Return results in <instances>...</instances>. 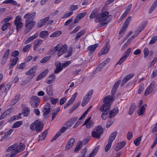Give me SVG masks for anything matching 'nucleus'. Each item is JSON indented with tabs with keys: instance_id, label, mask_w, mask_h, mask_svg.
Wrapping results in <instances>:
<instances>
[{
	"instance_id": "6e6552de",
	"label": "nucleus",
	"mask_w": 157,
	"mask_h": 157,
	"mask_svg": "<svg viewBox=\"0 0 157 157\" xmlns=\"http://www.w3.org/2000/svg\"><path fill=\"white\" fill-rule=\"evenodd\" d=\"M50 105L48 103L43 106L42 111L43 113V115L45 118H48L47 115L50 111Z\"/></svg>"
},
{
	"instance_id": "f3484780",
	"label": "nucleus",
	"mask_w": 157,
	"mask_h": 157,
	"mask_svg": "<svg viewBox=\"0 0 157 157\" xmlns=\"http://www.w3.org/2000/svg\"><path fill=\"white\" fill-rule=\"evenodd\" d=\"M49 17H46L40 20L38 23V26L40 28L43 26L44 24L49 20Z\"/></svg>"
},
{
	"instance_id": "dca6fc26",
	"label": "nucleus",
	"mask_w": 157,
	"mask_h": 157,
	"mask_svg": "<svg viewBox=\"0 0 157 157\" xmlns=\"http://www.w3.org/2000/svg\"><path fill=\"white\" fill-rule=\"evenodd\" d=\"M118 112V108H116L113 109V110L109 111V117L112 118L115 117L117 114Z\"/></svg>"
},
{
	"instance_id": "4c0bfd02",
	"label": "nucleus",
	"mask_w": 157,
	"mask_h": 157,
	"mask_svg": "<svg viewBox=\"0 0 157 157\" xmlns=\"http://www.w3.org/2000/svg\"><path fill=\"white\" fill-rule=\"evenodd\" d=\"M20 94H17L16 95L15 98L11 102L10 105H15L19 100L20 99Z\"/></svg>"
},
{
	"instance_id": "c756f323",
	"label": "nucleus",
	"mask_w": 157,
	"mask_h": 157,
	"mask_svg": "<svg viewBox=\"0 0 157 157\" xmlns=\"http://www.w3.org/2000/svg\"><path fill=\"white\" fill-rule=\"evenodd\" d=\"M16 147L17 148L16 150L18 152H20L25 149V145L24 144L20 143L19 145H17Z\"/></svg>"
},
{
	"instance_id": "603ef678",
	"label": "nucleus",
	"mask_w": 157,
	"mask_h": 157,
	"mask_svg": "<svg viewBox=\"0 0 157 157\" xmlns=\"http://www.w3.org/2000/svg\"><path fill=\"white\" fill-rule=\"evenodd\" d=\"M61 34V32L59 31H56L51 34L50 36V37H58Z\"/></svg>"
},
{
	"instance_id": "412c9836",
	"label": "nucleus",
	"mask_w": 157,
	"mask_h": 157,
	"mask_svg": "<svg viewBox=\"0 0 157 157\" xmlns=\"http://www.w3.org/2000/svg\"><path fill=\"white\" fill-rule=\"evenodd\" d=\"M13 107H11L9 108V109H7L2 114L1 116V119H2L4 118H5L6 116L9 114L13 110Z\"/></svg>"
},
{
	"instance_id": "69168bd1",
	"label": "nucleus",
	"mask_w": 157,
	"mask_h": 157,
	"mask_svg": "<svg viewBox=\"0 0 157 157\" xmlns=\"http://www.w3.org/2000/svg\"><path fill=\"white\" fill-rule=\"evenodd\" d=\"M31 101H37V103H40V99L36 96H33L31 98Z\"/></svg>"
},
{
	"instance_id": "473e14b6",
	"label": "nucleus",
	"mask_w": 157,
	"mask_h": 157,
	"mask_svg": "<svg viewBox=\"0 0 157 157\" xmlns=\"http://www.w3.org/2000/svg\"><path fill=\"white\" fill-rule=\"evenodd\" d=\"M48 33L47 31H41L39 35L42 38L46 39L48 36Z\"/></svg>"
},
{
	"instance_id": "1a4fd4ad",
	"label": "nucleus",
	"mask_w": 157,
	"mask_h": 157,
	"mask_svg": "<svg viewBox=\"0 0 157 157\" xmlns=\"http://www.w3.org/2000/svg\"><path fill=\"white\" fill-rule=\"evenodd\" d=\"M155 84V82L154 81H153L151 83L150 85L147 88L145 91L144 93L145 96L147 95L152 92Z\"/></svg>"
},
{
	"instance_id": "393cba45",
	"label": "nucleus",
	"mask_w": 157,
	"mask_h": 157,
	"mask_svg": "<svg viewBox=\"0 0 157 157\" xmlns=\"http://www.w3.org/2000/svg\"><path fill=\"white\" fill-rule=\"evenodd\" d=\"M48 72V69L44 70L38 76L36 79V81H38L44 78L47 75Z\"/></svg>"
},
{
	"instance_id": "c03bdc74",
	"label": "nucleus",
	"mask_w": 157,
	"mask_h": 157,
	"mask_svg": "<svg viewBox=\"0 0 157 157\" xmlns=\"http://www.w3.org/2000/svg\"><path fill=\"white\" fill-rule=\"evenodd\" d=\"M142 137V136H140L134 140V143L136 146H138L140 144Z\"/></svg>"
},
{
	"instance_id": "58836bf2",
	"label": "nucleus",
	"mask_w": 157,
	"mask_h": 157,
	"mask_svg": "<svg viewBox=\"0 0 157 157\" xmlns=\"http://www.w3.org/2000/svg\"><path fill=\"white\" fill-rule=\"evenodd\" d=\"M145 106H146L147 105L145 104L142 106L140 108L139 111L137 112V113L140 116L144 113V111L145 109Z\"/></svg>"
},
{
	"instance_id": "774afa93",
	"label": "nucleus",
	"mask_w": 157,
	"mask_h": 157,
	"mask_svg": "<svg viewBox=\"0 0 157 157\" xmlns=\"http://www.w3.org/2000/svg\"><path fill=\"white\" fill-rule=\"evenodd\" d=\"M157 40V36L153 37L150 41L149 42V44H154Z\"/></svg>"
},
{
	"instance_id": "cd10ccee",
	"label": "nucleus",
	"mask_w": 157,
	"mask_h": 157,
	"mask_svg": "<svg viewBox=\"0 0 157 157\" xmlns=\"http://www.w3.org/2000/svg\"><path fill=\"white\" fill-rule=\"evenodd\" d=\"M112 18V16L111 15H109L107 17L101 22L102 25H104L107 24L110 21Z\"/></svg>"
},
{
	"instance_id": "13d9d810",
	"label": "nucleus",
	"mask_w": 157,
	"mask_h": 157,
	"mask_svg": "<svg viewBox=\"0 0 157 157\" xmlns=\"http://www.w3.org/2000/svg\"><path fill=\"white\" fill-rule=\"evenodd\" d=\"M143 52L144 54V57L146 58L149 53V51L147 48H145Z\"/></svg>"
},
{
	"instance_id": "9b49d317",
	"label": "nucleus",
	"mask_w": 157,
	"mask_h": 157,
	"mask_svg": "<svg viewBox=\"0 0 157 157\" xmlns=\"http://www.w3.org/2000/svg\"><path fill=\"white\" fill-rule=\"evenodd\" d=\"M121 80H119L116 82L114 84V85L113 87L112 90H111V94L112 96H111L113 98V99L114 98L112 96L114 95L116 91L117 90V89L121 83Z\"/></svg>"
},
{
	"instance_id": "3c124183",
	"label": "nucleus",
	"mask_w": 157,
	"mask_h": 157,
	"mask_svg": "<svg viewBox=\"0 0 157 157\" xmlns=\"http://www.w3.org/2000/svg\"><path fill=\"white\" fill-rule=\"evenodd\" d=\"M131 17L130 16L129 17L126 19V20L125 21V22L124 23L123 26L126 28L128 26L129 24V23L131 21Z\"/></svg>"
},
{
	"instance_id": "37998d69",
	"label": "nucleus",
	"mask_w": 157,
	"mask_h": 157,
	"mask_svg": "<svg viewBox=\"0 0 157 157\" xmlns=\"http://www.w3.org/2000/svg\"><path fill=\"white\" fill-rule=\"evenodd\" d=\"M136 107L135 103L133 104L131 106L128 112V114L131 115L135 111Z\"/></svg>"
},
{
	"instance_id": "423d86ee",
	"label": "nucleus",
	"mask_w": 157,
	"mask_h": 157,
	"mask_svg": "<svg viewBox=\"0 0 157 157\" xmlns=\"http://www.w3.org/2000/svg\"><path fill=\"white\" fill-rule=\"evenodd\" d=\"M14 24L16 26V28L17 32L21 30L23 26V24L22 22L21 18L20 16L18 15L16 17Z\"/></svg>"
},
{
	"instance_id": "09e8293b",
	"label": "nucleus",
	"mask_w": 157,
	"mask_h": 157,
	"mask_svg": "<svg viewBox=\"0 0 157 157\" xmlns=\"http://www.w3.org/2000/svg\"><path fill=\"white\" fill-rule=\"evenodd\" d=\"M157 6V2L156 1H155L153 4V5L151 6L149 10V13H152V12L154 10V9L156 8V7Z\"/></svg>"
},
{
	"instance_id": "39448f33",
	"label": "nucleus",
	"mask_w": 157,
	"mask_h": 157,
	"mask_svg": "<svg viewBox=\"0 0 157 157\" xmlns=\"http://www.w3.org/2000/svg\"><path fill=\"white\" fill-rule=\"evenodd\" d=\"M100 13H99L98 10L97 9L93 10L91 12L90 16V19L95 18L94 21L96 23H98L100 22Z\"/></svg>"
},
{
	"instance_id": "6ab92c4d",
	"label": "nucleus",
	"mask_w": 157,
	"mask_h": 157,
	"mask_svg": "<svg viewBox=\"0 0 157 157\" xmlns=\"http://www.w3.org/2000/svg\"><path fill=\"white\" fill-rule=\"evenodd\" d=\"M91 119V117H89L86 120L85 122L83 124V125H86V127L87 128H89L90 127H92L93 123L92 121H90Z\"/></svg>"
},
{
	"instance_id": "5701e85b",
	"label": "nucleus",
	"mask_w": 157,
	"mask_h": 157,
	"mask_svg": "<svg viewBox=\"0 0 157 157\" xmlns=\"http://www.w3.org/2000/svg\"><path fill=\"white\" fill-rule=\"evenodd\" d=\"M78 118L76 117H74L70 119L66 123V125L68 127H70L77 120Z\"/></svg>"
},
{
	"instance_id": "79ce46f5",
	"label": "nucleus",
	"mask_w": 157,
	"mask_h": 157,
	"mask_svg": "<svg viewBox=\"0 0 157 157\" xmlns=\"http://www.w3.org/2000/svg\"><path fill=\"white\" fill-rule=\"evenodd\" d=\"M47 131H46L41 133V135H39V139H38L39 140L42 141L44 140L46 136V135L47 134Z\"/></svg>"
},
{
	"instance_id": "052dcab7",
	"label": "nucleus",
	"mask_w": 157,
	"mask_h": 157,
	"mask_svg": "<svg viewBox=\"0 0 157 157\" xmlns=\"http://www.w3.org/2000/svg\"><path fill=\"white\" fill-rule=\"evenodd\" d=\"M112 143L111 141H108V144L106 145L105 148V152L107 151L109 149L111 146Z\"/></svg>"
},
{
	"instance_id": "338daca9",
	"label": "nucleus",
	"mask_w": 157,
	"mask_h": 157,
	"mask_svg": "<svg viewBox=\"0 0 157 157\" xmlns=\"http://www.w3.org/2000/svg\"><path fill=\"white\" fill-rule=\"evenodd\" d=\"M13 18V17L11 16H9L8 17L5 18L2 21V22L3 23H8L10 20H11Z\"/></svg>"
},
{
	"instance_id": "f8f14e48",
	"label": "nucleus",
	"mask_w": 157,
	"mask_h": 157,
	"mask_svg": "<svg viewBox=\"0 0 157 157\" xmlns=\"http://www.w3.org/2000/svg\"><path fill=\"white\" fill-rule=\"evenodd\" d=\"M67 46L66 45H64L61 47H60L59 44L55 46L54 49L55 51H60L63 52V53H65L67 51Z\"/></svg>"
},
{
	"instance_id": "c85d7f7f",
	"label": "nucleus",
	"mask_w": 157,
	"mask_h": 157,
	"mask_svg": "<svg viewBox=\"0 0 157 157\" xmlns=\"http://www.w3.org/2000/svg\"><path fill=\"white\" fill-rule=\"evenodd\" d=\"M100 148V146H97L89 154L88 157H94L97 153Z\"/></svg>"
},
{
	"instance_id": "2f4dec72",
	"label": "nucleus",
	"mask_w": 157,
	"mask_h": 157,
	"mask_svg": "<svg viewBox=\"0 0 157 157\" xmlns=\"http://www.w3.org/2000/svg\"><path fill=\"white\" fill-rule=\"evenodd\" d=\"M56 78V76L54 74L51 75L46 80V82L48 84L51 83L52 81L55 80Z\"/></svg>"
},
{
	"instance_id": "a19ab883",
	"label": "nucleus",
	"mask_w": 157,
	"mask_h": 157,
	"mask_svg": "<svg viewBox=\"0 0 157 157\" xmlns=\"http://www.w3.org/2000/svg\"><path fill=\"white\" fill-rule=\"evenodd\" d=\"M3 3H10L14 6L17 5V2L13 0H6L4 1Z\"/></svg>"
},
{
	"instance_id": "72a5a7b5",
	"label": "nucleus",
	"mask_w": 157,
	"mask_h": 157,
	"mask_svg": "<svg viewBox=\"0 0 157 157\" xmlns=\"http://www.w3.org/2000/svg\"><path fill=\"white\" fill-rule=\"evenodd\" d=\"M85 32V30L83 29L79 32L78 33L76 34L75 36V40L76 41L77 40L83 35L84 34Z\"/></svg>"
},
{
	"instance_id": "20e7f679",
	"label": "nucleus",
	"mask_w": 157,
	"mask_h": 157,
	"mask_svg": "<svg viewBox=\"0 0 157 157\" xmlns=\"http://www.w3.org/2000/svg\"><path fill=\"white\" fill-rule=\"evenodd\" d=\"M43 128V124L38 120H36L30 126V128L33 131L36 129L37 132L41 131Z\"/></svg>"
},
{
	"instance_id": "4d7b16f0",
	"label": "nucleus",
	"mask_w": 157,
	"mask_h": 157,
	"mask_svg": "<svg viewBox=\"0 0 157 157\" xmlns=\"http://www.w3.org/2000/svg\"><path fill=\"white\" fill-rule=\"evenodd\" d=\"M82 141H79L75 149V151H78L81 149L82 146Z\"/></svg>"
},
{
	"instance_id": "2eb2a0df",
	"label": "nucleus",
	"mask_w": 157,
	"mask_h": 157,
	"mask_svg": "<svg viewBox=\"0 0 157 157\" xmlns=\"http://www.w3.org/2000/svg\"><path fill=\"white\" fill-rule=\"evenodd\" d=\"M10 50L7 49L4 55L2 60V64L4 65L7 61L8 56L10 54Z\"/></svg>"
},
{
	"instance_id": "0e129e2a",
	"label": "nucleus",
	"mask_w": 157,
	"mask_h": 157,
	"mask_svg": "<svg viewBox=\"0 0 157 157\" xmlns=\"http://www.w3.org/2000/svg\"><path fill=\"white\" fill-rule=\"evenodd\" d=\"M78 8V6L77 5H71L69 7V9L70 11H72L75 10L77 9Z\"/></svg>"
},
{
	"instance_id": "f257e3e1",
	"label": "nucleus",
	"mask_w": 157,
	"mask_h": 157,
	"mask_svg": "<svg viewBox=\"0 0 157 157\" xmlns=\"http://www.w3.org/2000/svg\"><path fill=\"white\" fill-rule=\"evenodd\" d=\"M36 15V12H33L31 14L29 13H27L24 15V18L26 19L25 24L26 28L24 32L25 34L29 32L35 25L36 22L33 20Z\"/></svg>"
},
{
	"instance_id": "a18cd8bd",
	"label": "nucleus",
	"mask_w": 157,
	"mask_h": 157,
	"mask_svg": "<svg viewBox=\"0 0 157 157\" xmlns=\"http://www.w3.org/2000/svg\"><path fill=\"white\" fill-rule=\"evenodd\" d=\"M23 122L21 121H19L15 122L12 126V128H17L20 127L22 124Z\"/></svg>"
},
{
	"instance_id": "ddd939ff",
	"label": "nucleus",
	"mask_w": 157,
	"mask_h": 157,
	"mask_svg": "<svg viewBox=\"0 0 157 157\" xmlns=\"http://www.w3.org/2000/svg\"><path fill=\"white\" fill-rule=\"evenodd\" d=\"M55 66L56 68L54 70V73L57 74L62 70L63 67L61 66V63L60 62H57L55 64Z\"/></svg>"
},
{
	"instance_id": "c9c22d12",
	"label": "nucleus",
	"mask_w": 157,
	"mask_h": 157,
	"mask_svg": "<svg viewBox=\"0 0 157 157\" xmlns=\"http://www.w3.org/2000/svg\"><path fill=\"white\" fill-rule=\"evenodd\" d=\"M37 67H38L37 66H34L26 73V75H29L35 73Z\"/></svg>"
},
{
	"instance_id": "7ed1b4c3",
	"label": "nucleus",
	"mask_w": 157,
	"mask_h": 157,
	"mask_svg": "<svg viewBox=\"0 0 157 157\" xmlns=\"http://www.w3.org/2000/svg\"><path fill=\"white\" fill-rule=\"evenodd\" d=\"M103 133V129L102 127L100 125H98L96 127L93 131L92 132V136L98 140L100 139V136Z\"/></svg>"
},
{
	"instance_id": "de8ad7c7",
	"label": "nucleus",
	"mask_w": 157,
	"mask_h": 157,
	"mask_svg": "<svg viewBox=\"0 0 157 157\" xmlns=\"http://www.w3.org/2000/svg\"><path fill=\"white\" fill-rule=\"evenodd\" d=\"M98 44H96L94 45H91L90 46H89L88 48L87 49L88 50H90V51H94L95 50V49L98 47Z\"/></svg>"
},
{
	"instance_id": "49530a36",
	"label": "nucleus",
	"mask_w": 157,
	"mask_h": 157,
	"mask_svg": "<svg viewBox=\"0 0 157 157\" xmlns=\"http://www.w3.org/2000/svg\"><path fill=\"white\" fill-rule=\"evenodd\" d=\"M51 57L50 56H45L40 61V62L42 63H46L50 59Z\"/></svg>"
},
{
	"instance_id": "e2e57ef3",
	"label": "nucleus",
	"mask_w": 157,
	"mask_h": 157,
	"mask_svg": "<svg viewBox=\"0 0 157 157\" xmlns=\"http://www.w3.org/2000/svg\"><path fill=\"white\" fill-rule=\"evenodd\" d=\"M17 147V144H14L8 147V149H7V151L9 152L12 150H14Z\"/></svg>"
},
{
	"instance_id": "b1692460",
	"label": "nucleus",
	"mask_w": 157,
	"mask_h": 157,
	"mask_svg": "<svg viewBox=\"0 0 157 157\" xmlns=\"http://www.w3.org/2000/svg\"><path fill=\"white\" fill-rule=\"evenodd\" d=\"M19 60V58L16 57L13 58L11 60V62L10 63V68H12L13 67V66H15Z\"/></svg>"
},
{
	"instance_id": "a211bd4d",
	"label": "nucleus",
	"mask_w": 157,
	"mask_h": 157,
	"mask_svg": "<svg viewBox=\"0 0 157 157\" xmlns=\"http://www.w3.org/2000/svg\"><path fill=\"white\" fill-rule=\"evenodd\" d=\"M75 141V139L72 138L68 142L67 144L65 147V150L67 151L71 148L73 145Z\"/></svg>"
},
{
	"instance_id": "f03ea898",
	"label": "nucleus",
	"mask_w": 157,
	"mask_h": 157,
	"mask_svg": "<svg viewBox=\"0 0 157 157\" xmlns=\"http://www.w3.org/2000/svg\"><path fill=\"white\" fill-rule=\"evenodd\" d=\"M113 101V97L110 95L107 96L104 98L103 102L104 104L100 108V110L103 112L101 115V118L103 120L106 119V115L109 113L108 111L110 109L111 104Z\"/></svg>"
},
{
	"instance_id": "6e6d98bb",
	"label": "nucleus",
	"mask_w": 157,
	"mask_h": 157,
	"mask_svg": "<svg viewBox=\"0 0 157 157\" xmlns=\"http://www.w3.org/2000/svg\"><path fill=\"white\" fill-rule=\"evenodd\" d=\"M32 47L31 44H29L25 46L23 48V51L24 52L29 51L30 48Z\"/></svg>"
},
{
	"instance_id": "aec40b11",
	"label": "nucleus",
	"mask_w": 157,
	"mask_h": 157,
	"mask_svg": "<svg viewBox=\"0 0 157 157\" xmlns=\"http://www.w3.org/2000/svg\"><path fill=\"white\" fill-rule=\"evenodd\" d=\"M4 86L5 84H3L1 85V90L2 91L3 90L5 95H6L7 92L11 88V85L10 84H7L4 87Z\"/></svg>"
},
{
	"instance_id": "e433bc0d",
	"label": "nucleus",
	"mask_w": 157,
	"mask_h": 157,
	"mask_svg": "<svg viewBox=\"0 0 157 157\" xmlns=\"http://www.w3.org/2000/svg\"><path fill=\"white\" fill-rule=\"evenodd\" d=\"M109 51V49L107 48L106 46L103 48L99 53L98 56H100L101 55H105Z\"/></svg>"
},
{
	"instance_id": "bb28decb",
	"label": "nucleus",
	"mask_w": 157,
	"mask_h": 157,
	"mask_svg": "<svg viewBox=\"0 0 157 157\" xmlns=\"http://www.w3.org/2000/svg\"><path fill=\"white\" fill-rule=\"evenodd\" d=\"M13 131V129H11L6 132L4 136H3L1 139V141L6 140Z\"/></svg>"
},
{
	"instance_id": "9d476101",
	"label": "nucleus",
	"mask_w": 157,
	"mask_h": 157,
	"mask_svg": "<svg viewBox=\"0 0 157 157\" xmlns=\"http://www.w3.org/2000/svg\"><path fill=\"white\" fill-rule=\"evenodd\" d=\"M67 129V128L66 127H62L52 138L51 140V141L52 142L56 140L58 137L60 136L63 133L65 132Z\"/></svg>"
},
{
	"instance_id": "680f3d73",
	"label": "nucleus",
	"mask_w": 157,
	"mask_h": 157,
	"mask_svg": "<svg viewBox=\"0 0 157 157\" xmlns=\"http://www.w3.org/2000/svg\"><path fill=\"white\" fill-rule=\"evenodd\" d=\"M126 59L127 58L125 57L124 56H123L120 59L119 61L117 63L116 65L119 64L121 65L124 62V61L126 60Z\"/></svg>"
},
{
	"instance_id": "4be33fe9",
	"label": "nucleus",
	"mask_w": 157,
	"mask_h": 157,
	"mask_svg": "<svg viewBox=\"0 0 157 157\" xmlns=\"http://www.w3.org/2000/svg\"><path fill=\"white\" fill-rule=\"evenodd\" d=\"M47 94L49 96H53V85L52 84L48 86L46 89Z\"/></svg>"
},
{
	"instance_id": "a878e982",
	"label": "nucleus",
	"mask_w": 157,
	"mask_h": 157,
	"mask_svg": "<svg viewBox=\"0 0 157 157\" xmlns=\"http://www.w3.org/2000/svg\"><path fill=\"white\" fill-rule=\"evenodd\" d=\"M38 35V34L37 33H36L34 35L31 36L25 40V44H27L30 42L33 41L34 39L36 38Z\"/></svg>"
},
{
	"instance_id": "5fc2aeb1",
	"label": "nucleus",
	"mask_w": 157,
	"mask_h": 157,
	"mask_svg": "<svg viewBox=\"0 0 157 157\" xmlns=\"http://www.w3.org/2000/svg\"><path fill=\"white\" fill-rule=\"evenodd\" d=\"M105 66L104 65H103V63H102L100 64L98 67L96 68V70H95V71L96 72H98V71H100Z\"/></svg>"
},
{
	"instance_id": "bf43d9fd",
	"label": "nucleus",
	"mask_w": 157,
	"mask_h": 157,
	"mask_svg": "<svg viewBox=\"0 0 157 157\" xmlns=\"http://www.w3.org/2000/svg\"><path fill=\"white\" fill-rule=\"evenodd\" d=\"M26 66V63H20L19 64H17V68L19 69H24Z\"/></svg>"
},
{
	"instance_id": "ea45409f",
	"label": "nucleus",
	"mask_w": 157,
	"mask_h": 157,
	"mask_svg": "<svg viewBox=\"0 0 157 157\" xmlns=\"http://www.w3.org/2000/svg\"><path fill=\"white\" fill-rule=\"evenodd\" d=\"M109 14V12L108 11H106L101 13H100V22L104 18L108 15Z\"/></svg>"
},
{
	"instance_id": "0eeeda50",
	"label": "nucleus",
	"mask_w": 157,
	"mask_h": 157,
	"mask_svg": "<svg viewBox=\"0 0 157 157\" xmlns=\"http://www.w3.org/2000/svg\"><path fill=\"white\" fill-rule=\"evenodd\" d=\"M93 93V90H91L89 91L83 98L81 105L82 106H85L89 102L91 98V96Z\"/></svg>"
},
{
	"instance_id": "7c9ffc66",
	"label": "nucleus",
	"mask_w": 157,
	"mask_h": 157,
	"mask_svg": "<svg viewBox=\"0 0 157 157\" xmlns=\"http://www.w3.org/2000/svg\"><path fill=\"white\" fill-rule=\"evenodd\" d=\"M30 113V110L27 107H25L23 109L22 114L24 116L27 117L29 116Z\"/></svg>"
},
{
	"instance_id": "4468645a",
	"label": "nucleus",
	"mask_w": 157,
	"mask_h": 157,
	"mask_svg": "<svg viewBox=\"0 0 157 157\" xmlns=\"http://www.w3.org/2000/svg\"><path fill=\"white\" fill-rule=\"evenodd\" d=\"M126 144V142L125 141H123L118 143L116 147L115 148V150L117 151L121 149L124 147Z\"/></svg>"
},
{
	"instance_id": "864d4df0",
	"label": "nucleus",
	"mask_w": 157,
	"mask_h": 157,
	"mask_svg": "<svg viewBox=\"0 0 157 157\" xmlns=\"http://www.w3.org/2000/svg\"><path fill=\"white\" fill-rule=\"evenodd\" d=\"M10 26V23H5L3 25L1 28L2 30L4 31L6 30L7 28Z\"/></svg>"
},
{
	"instance_id": "8fccbe9b",
	"label": "nucleus",
	"mask_w": 157,
	"mask_h": 157,
	"mask_svg": "<svg viewBox=\"0 0 157 157\" xmlns=\"http://www.w3.org/2000/svg\"><path fill=\"white\" fill-rule=\"evenodd\" d=\"M80 105L79 103L75 104H74L73 107L70 109L69 110V113H71L73 112V111L76 109Z\"/></svg>"
},
{
	"instance_id": "f704fd0d",
	"label": "nucleus",
	"mask_w": 157,
	"mask_h": 157,
	"mask_svg": "<svg viewBox=\"0 0 157 157\" xmlns=\"http://www.w3.org/2000/svg\"><path fill=\"white\" fill-rule=\"evenodd\" d=\"M117 131H115L112 133L109 137V141H111L112 142L115 140L117 135Z\"/></svg>"
}]
</instances>
